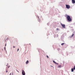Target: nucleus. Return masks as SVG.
<instances>
[{"mask_svg": "<svg viewBox=\"0 0 75 75\" xmlns=\"http://www.w3.org/2000/svg\"><path fill=\"white\" fill-rule=\"evenodd\" d=\"M71 72H74V69L73 68L71 69Z\"/></svg>", "mask_w": 75, "mask_h": 75, "instance_id": "obj_8", "label": "nucleus"}, {"mask_svg": "<svg viewBox=\"0 0 75 75\" xmlns=\"http://www.w3.org/2000/svg\"><path fill=\"white\" fill-rule=\"evenodd\" d=\"M51 67H52V66H51Z\"/></svg>", "mask_w": 75, "mask_h": 75, "instance_id": "obj_22", "label": "nucleus"}, {"mask_svg": "<svg viewBox=\"0 0 75 75\" xmlns=\"http://www.w3.org/2000/svg\"><path fill=\"white\" fill-rule=\"evenodd\" d=\"M8 72V71H6V72Z\"/></svg>", "mask_w": 75, "mask_h": 75, "instance_id": "obj_20", "label": "nucleus"}, {"mask_svg": "<svg viewBox=\"0 0 75 75\" xmlns=\"http://www.w3.org/2000/svg\"><path fill=\"white\" fill-rule=\"evenodd\" d=\"M19 50V49H18V51H18V50Z\"/></svg>", "mask_w": 75, "mask_h": 75, "instance_id": "obj_18", "label": "nucleus"}, {"mask_svg": "<svg viewBox=\"0 0 75 75\" xmlns=\"http://www.w3.org/2000/svg\"><path fill=\"white\" fill-rule=\"evenodd\" d=\"M66 7L67 8L69 9L71 8V6L68 5H66Z\"/></svg>", "mask_w": 75, "mask_h": 75, "instance_id": "obj_2", "label": "nucleus"}, {"mask_svg": "<svg viewBox=\"0 0 75 75\" xmlns=\"http://www.w3.org/2000/svg\"><path fill=\"white\" fill-rule=\"evenodd\" d=\"M74 35V34H72V35H71V37H72Z\"/></svg>", "mask_w": 75, "mask_h": 75, "instance_id": "obj_10", "label": "nucleus"}, {"mask_svg": "<svg viewBox=\"0 0 75 75\" xmlns=\"http://www.w3.org/2000/svg\"><path fill=\"white\" fill-rule=\"evenodd\" d=\"M73 69H74V70H75V66H74Z\"/></svg>", "mask_w": 75, "mask_h": 75, "instance_id": "obj_13", "label": "nucleus"}, {"mask_svg": "<svg viewBox=\"0 0 75 75\" xmlns=\"http://www.w3.org/2000/svg\"><path fill=\"white\" fill-rule=\"evenodd\" d=\"M61 25H62V27L63 28H65V24H63L62 23H61Z\"/></svg>", "mask_w": 75, "mask_h": 75, "instance_id": "obj_4", "label": "nucleus"}, {"mask_svg": "<svg viewBox=\"0 0 75 75\" xmlns=\"http://www.w3.org/2000/svg\"><path fill=\"white\" fill-rule=\"evenodd\" d=\"M71 1L72 3H75V1L74 0H72Z\"/></svg>", "mask_w": 75, "mask_h": 75, "instance_id": "obj_5", "label": "nucleus"}, {"mask_svg": "<svg viewBox=\"0 0 75 75\" xmlns=\"http://www.w3.org/2000/svg\"><path fill=\"white\" fill-rule=\"evenodd\" d=\"M53 62H54V64H57V65H58V63H56V62H55L54 60L53 61Z\"/></svg>", "mask_w": 75, "mask_h": 75, "instance_id": "obj_6", "label": "nucleus"}, {"mask_svg": "<svg viewBox=\"0 0 75 75\" xmlns=\"http://www.w3.org/2000/svg\"><path fill=\"white\" fill-rule=\"evenodd\" d=\"M58 67V68H61V65H59Z\"/></svg>", "mask_w": 75, "mask_h": 75, "instance_id": "obj_9", "label": "nucleus"}, {"mask_svg": "<svg viewBox=\"0 0 75 75\" xmlns=\"http://www.w3.org/2000/svg\"><path fill=\"white\" fill-rule=\"evenodd\" d=\"M22 71V74L23 75H25V71L23 70Z\"/></svg>", "mask_w": 75, "mask_h": 75, "instance_id": "obj_3", "label": "nucleus"}, {"mask_svg": "<svg viewBox=\"0 0 75 75\" xmlns=\"http://www.w3.org/2000/svg\"><path fill=\"white\" fill-rule=\"evenodd\" d=\"M5 46H6V44Z\"/></svg>", "mask_w": 75, "mask_h": 75, "instance_id": "obj_21", "label": "nucleus"}, {"mask_svg": "<svg viewBox=\"0 0 75 75\" xmlns=\"http://www.w3.org/2000/svg\"><path fill=\"white\" fill-rule=\"evenodd\" d=\"M13 48H16V47L14 46H13Z\"/></svg>", "mask_w": 75, "mask_h": 75, "instance_id": "obj_15", "label": "nucleus"}, {"mask_svg": "<svg viewBox=\"0 0 75 75\" xmlns=\"http://www.w3.org/2000/svg\"><path fill=\"white\" fill-rule=\"evenodd\" d=\"M4 49L5 50H6V47H4Z\"/></svg>", "mask_w": 75, "mask_h": 75, "instance_id": "obj_17", "label": "nucleus"}, {"mask_svg": "<svg viewBox=\"0 0 75 75\" xmlns=\"http://www.w3.org/2000/svg\"><path fill=\"white\" fill-rule=\"evenodd\" d=\"M37 17L38 18H40V17H39V16H37Z\"/></svg>", "mask_w": 75, "mask_h": 75, "instance_id": "obj_16", "label": "nucleus"}, {"mask_svg": "<svg viewBox=\"0 0 75 75\" xmlns=\"http://www.w3.org/2000/svg\"><path fill=\"white\" fill-rule=\"evenodd\" d=\"M57 31H58V30H59V29L58 28H57Z\"/></svg>", "mask_w": 75, "mask_h": 75, "instance_id": "obj_14", "label": "nucleus"}, {"mask_svg": "<svg viewBox=\"0 0 75 75\" xmlns=\"http://www.w3.org/2000/svg\"><path fill=\"white\" fill-rule=\"evenodd\" d=\"M64 43H62L61 44V45H64Z\"/></svg>", "mask_w": 75, "mask_h": 75, "instance_id": "obj_11", "label": "nucleus"}, {"mask_svg": "<svg viewBox=\"0 0 75 75\" xmlns=\"http://www.w3.org/2000/svg\"><path fill=\"white\" fill-rule=\"evenodd\" d=\"M9 38H7V40H9Z\"/></svg>", "mask_w": 75, "mask_h": 75, "instance_id": "obj_12", "label": "nucleus"}, {"mask_svg": "<svg viewBox=\"0 0 75 75\" xmlns=\"http://www.w3.org/2000/svg\"><path fill=\"white\" fill-rule=\"evenodd\" d=\"M67 18L68 21H71V18L70 16L67 15Z\"/></svg>", "mask_w": 75, "mask_h": 75, "instance_id": "obj_1", "label": "nucleus"}, {"mask_svg": "<svg viewBox=\"0 0 75 75\" xmlns=\"http://www.w3.org/2000/svg\"><path fill=\"white\" fill-rule=\"evenodd\" d=\"M47 58H48V56H47Z\"/></svg>", "mask_w": 75, "mask_h": 75, "instance_id": "obj_19", "label": "nucleus"}, {"mask_svg": "<svg viewBox=\"0 0 75 75\" xmlns=\"http://www.w3.org/2000/svg\"><path fill=\"white\" fill-rule=\"evenodd\" d=\"M28 63V61L27 60L26 62V64H27Z\"/></svg>", "mask_w": 75, "mask_h": 75, "instance_id": "obj_7", "label": "nucleus"}]
</instances>
